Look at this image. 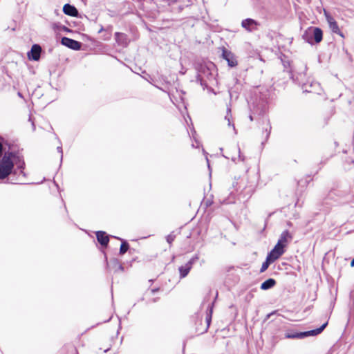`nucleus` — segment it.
<instances>
[{
    "label": "nucleus",
    "mask_w": 354,
    "mask_h": 354,
    "mask_svg": "<svg viewBox=\"0 0 354 354\" xmlns=\"http://www.w3.org/2000/svg\"><path fill=\"white\" fill-rule=\"evenodd\" d=\"M15 165L22 169L24 162L20 160L19 156L12 153H5L0 160V179L8 177L12 173Z\"/></svg>",
    "instance_id": "nucleus-1"
},
{
    "label": "nucleus",
    "mask_w": 354,
    "mask_h": 354,
    "mask_svg": "<svg viewBox=\"0 0 354 354\" xmlns=\"http://www.w3.org/2000/svg\"><path fill=\"white\" fill-rule=\"evenodd\" d=\"M327 324L328 322H326L319 328L306 332H288L285 334V337L288 339H303L308 336H315L321 333Z\"/></svg>",
    "instance_id": "nucleus-2"
},
{
    "label": "nucleus",
    "mask_w": 354,
    "mask_h": 354,
    "mask_svg": "<svg viewBox=\"0 0 354 354\" xmlns=\"http://www.w3.org/2000/svg\"><path fill=\"white\" fill-rule=\"evenodd\" d=\"M324 14L331 31L344 37L335 19L326 10H324Z\"/></svg>",
    "instance_id": "nucleus-3"
},
{
    "label": "nucleus",
    "mask_w": 354,
    "mask_h": 354,
    "mask_svg": "<svg viewBox=\"0 0 354 354\" xmlns=\"http://www.w3.org/2000/svg\"><path fill=\"white\" fill-rule=\"evenodd\" d=\"M222 57L227 62L229 66L234 67L237 65V62L234 54L224 47L222 48Z\"/></svg>",
    "instance_id": "nucleus-4"
},
{
    "label": "nucleus",
    "mask_w": 354,
    "mask_h": 354,
    "mask_svg": "<svg viewBox=\"0 0 354 354\" xmlns=\"http://www.w3.org/2000/svg\"><path fill=\"white\" fill-rule=\"evenodd\" d=\"M284 252L285 248L278 244H276V245L270 251V252L268 254L267 257H269V259L272 260V261H274L277 259H278Z\"/></svg>",
    "instance_id": "nucleus-5"
},
{
    "label": "nucleus",
    "mask_w": 354,
    "mask_h": 354,
    "mask_svg": "<svg viewBox=\"0 0 354 354\" xmlns=\"http://www.w3.org/2000/svg\"><path fill=\"white\" fill-rule=\"evenodd\" d=\"M62 44L73 50H79L81 47L80 42L68 37H63Z\"/></svg>",
    "instance_id": "nucleus-6"
},
{
    "label": "nucleus",
    "mask_w": 354,
    "mask_h": 354,
    "mask_svg": "<svg viewBox=\"0 0 354 354\" xmlns=\"http://www.w3.org/2000/svg\"><path fill=\"white\" fill-rule=\"evenodd\" d=\"M292 236L288 230H285L281 233L277 244L286 248L288 242L292 240Z\"/></svg>",
    "instance_id": "nucleus-7"
},
{
    "label": "nucleus",
    "mask_w": 354,
    "mask_h": 354,
    "mask_svg": "<svg viewBox=\"0 0 354 354\" xmlns=\"http://www.w3.org/2000/svg\"><path fill=\"white\" fill-rule=\"evenodd\" d=\"M41 51L40 46L35 44L32 46L30 51L28 53V57L29 59L37 61L40 57Z\"/></svg>",
    "instance_id": "nucleus-8"
},
{
    "label": "nucleus",
    "mask_w": 354,
    "mask_h": 354,
    "mask_svg": "<svg viewBox=\"0 0 354 354\" xmlns=\"http://www.w3.org/2000/svg\"><path fill=\"white\" fill-rule=\"evenodd\" d=\"M309 31L313 35L314 40L316 43H319L322 40L323 32L319 28H311L309 29Z\"/></svg>",
    "instance_id": "nucleus-9"
},
{
    "label": "nucleus",
    "mask_w": 354,
    "mask_h": 354,
    "mask_svg": "<svg viewBox=\"0 0 354 354\" xmlns=\"http://www.w3.org/2000/svg\"><path fill=\"white\" fill-rule=\"evenodd\" d=\"M194 261V259H192L185 266H181L179 268L180 274L181 278H184L188 274L189 270L192 268Z\"/></svg>",
    "instance_id": "nucleus-10"
},
{
    "label": "nucleus",
    "mask_w": 354,
    "mask_h": 354,
    "mask_svg": "<svg viewBox=\"0 0 354 354\" xmlns=\"http://www.w3.org/2000/svg\"><path fill=\"white\" fill-rule=\"evenodd\" d=\"M242 26L248 31H252L255 29L257 23L252 19H246L241 23Z\"/></svg>",
    "instance_id": "nucleus-11"
},
{
    "label": "nucleus",
    "mask_w": 354,
    "mask_h": 354,
    "mask_svg": "<svg viewBox=\"0 0 354 354\" xmlns=\"http://www.w3.org/2000/svg\"><path fill=\"white\" fill-rule=\"evenodd\" d=\"M63 12L69 16L76 17L78 15L77 10L70 4H65L63 8Z\"/></svg>",
    "instance_id": "nucleus-12"
},
{
    "label": "nucleus",
    "mask_w": 354,
    "mask_h": 354,
    "mask_svg": "<svg viewBox=\"0 0 354 354\" xmlns=\"http://www.w3.org/2000/svg\"><path fill=\"white\" fill-rule=\"evenodd\" d=\"M97 239L102 245H106L109 243V236L104 232L99 231L96 233Z\"/></svg>",
    "instance_id": "nucleus-13"
},
{
    "label": "nucleus",
    "mask_w": 354,
    "mask_h": 354,
    "mask_svg": "<svg viewBox=\"0 0 354 354\" xmlns=\"http://www.w3.org/2000/svg\"><path fill=\"white\" fill-rule=\"evenodd\" d=\"M275 280L273 279H269L263 282L261 285V288L262 290H268L269 288H272L275 285Z\"/></svg>",
    "instance_id": "nucleus-14"
},
{
    "label": "nucleus",
    "mask_w": 354,
    "mask_h": 354,
    "mask_svg": "<svg viewBox=\"0 0 354 354\" xmlns=\"http://www.w3.org/2000/svg\"><path fill=\"white\" fill-rule=\"evenodd\" d=\"M115 39L116 41L122 44V45H127V39H126V36L125 35L122 34V33H120V32H116L115 33Z\"/></svg>",
    "instance_id": "nucleus-15"
},
{
    "label": "nucleus",
    "mask_w": 354,
    "mask_h": 354,
    "mask_svg": "<svg viewBox=\"0 0 354 354\" xmlns=\"http://www.w3.org/2000/svg\"><path fill=\"white\" fill-rule=\"evenodd\" d=\"M273 262L274 261H272V260L269 259V257H267L266 261L264 263H263V264L261 266V272H263L266 271L268 269V268L270 266V264L273 263Z\"/></svg>",
    "instance_id": "nucleus-16"
},
{
    "label": "nucleus",
    "mask_w": 354,
    "mask_h": 354,
    "mask_svg": "<svg viewBox=\"0 0 354 354\" xmlns=\"http://www.w3.org/2000/svg\"><path fill=\"white\" fill-rule=\"evenodd\" d=\"M310 86L317 87V89L308 90L307 88H305V91L307 92H310V93H319V91L320 89H319V84L318 83L315 82V83H313V84H310Z\"/></svg>",
    "instance_id": "nucleus-17"
},
{
    "label": "nucleus",
    "mask_w": 354,
    "mask_h": 354,
    "mask_svg": "<svg viewBox=\"0 0 354 354\" xmlns=\"http://www.w3.org/2000/svg\"><path fill=\"white\" fill-rule=\"evenodd\" d=\"M129 249V245L127 243H122L120 248V254H124Z\"/></svg>",
    "instance_id": "nucleus-18"
},
{
    "label": "nucleus",
    "mask_w": 354,
    "mask_h": 354,
    "mask_svg": "<svg viewBox=\"0 0 354 354\" xmlns=\"http://www.w3.org/2000/svg\"><path fill=\"white\" fill-rule=\"evenodd\" d=\"M227 111H228V113H230V109H227ZM230 118H231V115L230 113H227V115L225 118V119L226 120H227L228 125L231 124Z\"/></svg>",
    "instance_id": "nucleus-19"
},
{
    "label": "nucleus",
    "mask_w": 354,
    "mask_h": 354,
    "mask_svg": "<svg viewBox=\"0 0 354 354\" xmlns=\"http://www.w3.org/2000/svg\"><path fill=\"white\" fill-rule=\"evenodd\" d=\"M174 236L171 234H169L167 236V241L169 243H171V242L174 241Z\"/></svg>",
    "instance_id": "nucleus-20"
},
{
    "label": "nucleus",
    "mask_w": 354,
    "mask_h": 354,
    "mask_svg": "<svg viewBox=\"0 0 354 354\" xmlns=\"http://www.w3.org/2000/svg\"><path fill=\"white\" fill-rule=\"evenodd\" d=\"M2 149H3V146H2L1 142H0V156H1V153H2Z\"/></svg>",
    "instance_id": "nucleus-21"
},
{
    "label": "nucleus",
    "mask_w": 354,
    "mask_h": 354,
    "mask_svg": "<svg viewBox=\"0 0 354 354\" xmlns=\"http://www.w3.org/2000/svg\"><path fill=\"white\" fill-rule=\"evenodd\" d=\"M351 266L352 267H353V266H354V259L351 261Z\"/></svg>",
    "instance_id": "nucleus-22"
},
{
    "label": "nucleus",
    "mask_w": 354,
    "mask_h": 354,
    "mask_svg": "<svg viewBox=\"0 0 354 354\" xmlns=\"http://www.w3.org/2000/svg\"><path fill=\"white\" fill-rule=\"evenodd\" d=\"M157 290H158L157 289H153V290H151V292H152V293H155L156 292H157Z\"/></svg>",
    "instance_id": "nucleus-23"
},
{
    "label": "nucleus",
    "mask_w": 354,
    "mask_h": 354,
    "mask_svg": "<svg viewBox=\"0 0 354 354\" xmlns=\"http://www.w3.org/2000/svg\"><path fill=\"white\" fill-rule=\"evenodd\" d=\"M57 149H58V151H59L60 153H62V148H61V147H57Z\"/></svg>",
    "instance_id": "nucleus-24"
},
{
    "label": "nucleus",
    "mask_w": 354,
    "mask_h": 354,
    "mask_svg": "<svg viewBox=\"0 0 354 354\" xmlns=\"http://www.w3.org/2000/svg\"><path fill=\"white\" fill-rule=\"evenodd\" d=\"M307 41L309 43H312V41L310 39H306Z\"/></svg>",
    "instance_id": "nucleus-25"
},
{
    "label": "nucleus",
    "mask_w": 354,
    "mask_h": 354,
    "mask_svg": "<svg viewBox=\"0 0 354 354\" xmlns=\"http://www.w3.org/2000/svg\"><path fill=\"white\" fill-rule=\"evenodd\" d=\"M250 120L251 121H252V120H253V118H252V117L251 115L250 116Z\"/></svg>",
    "instance_id": "nucleus-26"
}]
</instances>
